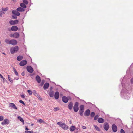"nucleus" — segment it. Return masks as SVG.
<instances>
[{"instance_id":"obj_36","label":"nucleus","mask_w":133,"mask_h":133,"mask_svg":"<svg viewBox=\"0 0 133 133\" xmlns=\"http://www.w3.org/2000/svg\"><path fill=\"white\" fill-rule=\"evenodd\" d=\"M38 122L39 123H44V122L42 119H39L38 120Z\"/></svg>"},{"instance_id":"obj_17","label":"nucleus","mask_w":133,"mask_h":133,"mask_svg":"<svg viewBox=\"0 0 133 133\" xmlns=\"http://www.w3.org/2000/svg\"><path fill=\"white\" fill-rule=\"evenodd\" d=\"M55 98L56 99H58L59 96V93L58 91L55 92Z\"/></svg>"},{"instance_id":"obj_55","label":"nucleus","mask_w":133,"mask_h":133,"mask_svg":"<svg viewBox=\"0 0 133 133\" xmlns=\"http://www.w3.org/2000/svg\"><path fill=\"white\" fill-rule=\"evenodd\" d=\"M0 16L1 17H2V13H1L0 14Z\"/></svg>"},{"instance_id":"obj_50","label":"nucleus","mask_w":133,"mask_h":133,"mask_svg":"<svg viewBox=\"0 0 133 133\" xmlns=\"http://www.w3.org/2000/svg\"><path fill=\"white\" fill-rule=\"evenodd\" d=\"M1 12H2L3 14H4L5 13V11H1Z\"/></svg>"},{"instance_id":"obj_60","label":"nucleus","mask_w":133,"mask_h":133,"mask_svg":"<svg viewBox=\"0 0 133 133\" xmlns=\"http://www.w3.org/2000/svg\"><path fill=\"white\" fill-rule=\"evenodd\" d=\"M18 78H16V80H18Z\"/></svg>"},{"instance_id":"obj_27","label":"nucleus","mask_w":133,"mask_h":133,"mask_svg":"<svg viewBox=\"0 0 133 133\" xmlns=\"http://www.w3.org/2000/svg\"><path fill=\"white\" fill-rule=\"evenodd\" d=\"M18 118L19 120L21 121L23 123V124H24V121L22 118H21L20 116H19L18 117Z\"/></svg>"},{"instance_id":"obj_38","label":"nucleus","mask_w":133,"mask_h":133,"mask_svg":"<svg viewBox=\"0 0 133 133\" xmlns=\"http://www.w3.org/2000/svg\"><path fill=\"white\" fill-rule=\"evenodd\" d=\"M23 2L24 3H23L25 4H27L28 3V1L26 0H23Z\"/></svg>"},{"instance_id":"obj_9","label":"nucleus","mask_w":133,"mask_h":133,"mask_svg":"<svg viewBox=\"0 0 133 133\" xmlns=\"http://www.w3.org/2000/svg\"><path fill=\"white\" fill-rule=\"evenodd\" d=\"M109 125L108 124L107 122H105L104 124V128L106 131H107L109 129Z\"/></svg>"},{"instance_id":"obj_28","label":"nucleus","mask_w":133,"mask_h":133,"mask_svg":"<svg viewBox=\"0 0 133 133\" xmlns=\"http://www.w3.org/2000/svg\"><path fill=\"white\" fill-rule=\"evenodd\" d=\"M20 5L21 7L24 8H26V6L23 3H21L20 4Z\"/></svg>"},{"instance_id":"obj_21","label":"nucleus","mask_w":133,"mask_h":133,"mask_svg":"<svg viewBox=\"0 0 133 133\" xmlns=\"http://www.w3.org/2000/svg\"><path fill=\"white\" fill-rule=\"evenodd\" d=\"M130 97V94L129 93H127L125 95L124 98L126 99H129Z\"/></svg>"},{"instance_id":"obj_43","label":"nucleus","mask_w":133,"mask_h":133,"mask_svg":"<svg viewBox=\"0 0 133 133\" xmlns=\"http://www.w3.org/2000/svg\"><path fill=\"white\" fill-rule=\"evenodd\" d=\"M59 109L58 108H55L54 109V111H57V110H59Z\"/></svg>"},{"instance_id":"obj_6","label":"nucleus","mask_w":133,"mask_h":133,"mask_svg":"<svg viewBox=\"0 0 133 133\" xmlns=\"http://www.w3.org/2000/svg\"><path fill=\"white\" fill-rule=\"evenodd\" d=\"M112 129L114 132H116L117 130V126L115 124H113L112 126Z\"/></svg>"},{"instance_id":"obj_39","label":"nucleus","mask_w":133,"mask_h":133,"mask_svg":"<svg viewBox=\"0 0 133 133\" xmlns=\"http://www.w3.org/2000/svg\"><path fill=\"white\" fill-rule=\"evenodd\" d=\"M28 92L29 95H31L32 94V91L30 90H28Z\"/></svg>"},{"instance_id":"obj_13","label":"nucleus","mask_w":133,"mask_h":133,"mask_svg":"<svg viewBox=\"0 0 133 133\" xmlns=\"http://www.w3.org/2000/svg\"><path fill=\"white\" fill-rule=\"evenodd\" d=\"M9 107H11L13 109H17V107L15 106L14 104L12 103H11L9 104Z\"/></svg>"},{"instance_id":"obj_62","label":"nucleus","mask_w":133,"mask_h":133,"mask_svg":"<svg viewBox=\"0 0 133 133\" xmlns=\"http://www.w3.org/2000/svg\"><path fill=\"white\" fill-rule=\"evenodd\" d=\"M42 82H43V81H42Z\"/></svg>"},{"instance_id":"obj_22","label":"nucleus","mask_w":133,"mask_h":133,"mask_svg":"<svg viewBox=\"0 0 133 133\" xmlns=\"http://www.w3.org/2000/svg\"><path fill=\"white\" fill-rule=\"evenodd\" d=\"M97 121L99 123H103L104 121V119L102 118H98Z\"/></svg>"},{"instance_id":"obj_63","label":"nucleus","mask_w":133,"mask_h":133,"mask_svg":"<svg viewBox=\"0 0 133 133\" xmlns=\"http://www.w3.org/2000/svg\"><path fill=\"white\" fill-rule=\"evenodd\" d=\"M42 82H43V81H42Z\"/></svg>"},{"instance_id":"obj_45","label":"nucleus","mask_w":133,"mask_h":133,"mask_svg":"<svg viewBox=\"0 0 133 133\" xmlns=\"http://www.w3.org/2000/svg\"><path fill=\"white\" fill-rule=\"evenodd\" d=\"M121 133H125L123 129H121Z\"/></svg>"},{"instance_id":"obj_11","label":"nucleus","mask_w":133,"mask_h":133,"mask_svg":"<svg viewBox=\"0 0 133 133\" xmlns=\"http://www.w3.org/2000/svg\"><path fill=\"white\" fill-rule=\"evenodd\" d=\"M62 101L65 103H67L69 100V99L66 96H63L62 97Z\"/></svg>"},{"instance_id":"obj_61","label":"nucleus","mask_w":133,"mask_h":133,"mask_svg":"<svg viewBox=\"0 0 133 133\" xmlns=\"http://www.w3.org/2000/svg\"><path fill=\"white\" fill-rule=\"evenodd\" d=\"M132 133H133V131H132Z\"/></svg>"},{"instance_id":"obj_47","label":"nucleus","mask_w":133,"mask_h":133,"mask_svg":"<svg viewBox=\"0 0 133 133\" xmlns=\"http://www.w3.org/2000/svg\"><path fill=\"white\" fill-rule=\"evenodd\" d=\"M25 133H31V131H25Z\"/></svg>"},{"instance_id":"obj_44","label":"nucleus","mask_w":133,"mask_h":133,"mask_svg":"<svg viewBox=\"0 0 133 133\" xmlns=\"http://www.w3.org/2000/svg\"><path fill=\"white\" fill-rule=\"evenodd\" d=\"M4 117L2 116H0V121H1L3 119Z\"/></svg>"},{"instance_id":"obj_16","label":"nucleus","mask_w":133,"mask_h":133,"mask_svg":"<svg viewBox=\"0 0 133 133\" xmlns=\"http://www.w3.org/2000/svg\"><path fill=\"white\" fill-rule=\"evenodd\" d=\"M12 36L14 37L15 38H17L19 37V34L18 33L16 32L14 34L12 35Z\"/></svg>"},{"instance_id":"obj_48","label":"nucleus","mask_w":133,"mask_h":133,"mask_svg":"<svg viewBox=\"0 0 133 133\" xmlns=\"http://www.w3.org/2000/svg\"><path fill=\"white\" fill-rule=\"evenodd\" d=\"M10 76L9 75H8V79H9V80L10 82H11V81H12L11 80H10Z\"/></svg>"},{"instance_id":"obj_42","label":"nucleus","mask_w":133,"mask_h":133,"mask_svg":"<svg viewBox=\"0 0 133 133\" xmlns=\"http://www.w3.org/2000/svg\"><path fill=\"white\" fill-rule=\"evenodd\" d=\"M19 102L22 103L24 105H25V104L24 102L22 100H19Z\"/></svg>"},{"instance_id":"obj_40","label":"nucleus","mask_w":133,"mask_h":133,"mask_svg":"<svg viewBox=\"0 0 133 133\" xmlns=\"http://www.w3.org/2000/svg\"><path fill=\"white\" fill-rule=\"evenodd\" d=\"M98 117V116L97 115H96L94 117V119L95 120H96Z\"/></svg>"},{"instance_id":"obj_3","label":"nucleus","mask_w":133,"mask_h":133,"mask_svg":"<svg viewBox=\"0 0 133 133\" xmlns=\"http://www.w3.org/2000/svg\"><path fill=\"white\" fill-rule=\"evenodd\" d=\"M74 111L75 112H77L79 110L78 103V102H76L75 105H74L73 107Z\"/></svg>"},{"instance_id":"obj_56","label":"nucleus","mask_w":133,"mask_h":133,"mask_svg":"<svg viewBox=\"0 0 133 133\" xmlns=\"http://www.w3.org/2000/svg\"><path fill=\"white\" fill-rule=\"evenodd\" d=\"M69 123L70 124H71V121H70L69 122Z\"/></svg>"},{"instance_id":"obj_34","label":"nucleus","mask_w":133,"mask_h":133,"mask_svg":"<svg viewBox=\"0 0 133 133\" xmlns=\"http://www.w3.org/2000/svg\"><path fill=\"white\" fill-rule=\"evenodd\" d=\"M95 114L94 112H92L91 113L90 116L92 117L95 116Z\"/></svg>"},{"instance_id":"obj_59","label":"nucleus","mask_w":133,"mask_h":133,"mask_svg":"<svg viewBox=\"0 0 133 133\" xmlns=\"http://www.w3.org/2000/svg\"><path fill=\"white\" fill-rule=\"evenodd\" d=\"M3 54H4V55H5V53H3Z\"/></svg>"},{"instance_id":"obj_30","label":"nucleus","mask_w":133,"mask_h":133,"mask_svg":"<svg viewBox=\"0 0 133 133\" xmlns=\"http://www.w3.org/2000/svg\"><path fill=\"white\" fill-rule=\"evenodd\" d=\"M5 42L7 44H9L10 41L9 39L6 38L5 40Z\"/></svg>"},{"instance_id":"obj_37","label":"nucleus","mask_w":133,"mask_h":133,"mask_svg":"<svg viewBox=\"0 0 133 133\" xmlns=\"http://www.w3.org/2000/svg\"><path fill=\"white\" fill-rule=\"evenodd\" d=\"M36 96L38 97V98L41 100H42V99L40 97V96L39 94H36V95H35Z\"/></svg>"},{"instance_id":"obj_7","label":"nucleus","mask_w":133,"mask_h":133,"mask_svg":"<svg viewBox=\"0 0 133 133\" xmlns=\"http://www.w3.org/2000/svg\"><path fill=\"white\" fill-rule=\"evenodd\" d=\"M18 22V20L17 19L14 21L11 20L9 21V23L11 25H13L17 23Z\"/></svg>"},{"instance_id":"obj_2","label":"nucleus","mask_w":133,"mask_h":133,"mask_svg":"<svg viewBox=\"0 0 133 133\" xmlns=\"http://www.w3.org/2000/svg\"><path fill=\"white\" fill-rule=\"evenodd\" d=\"M18 50V48L17 46H16L14 48H12L10 49L11 53L13 54L15 52H17Z\"/></svg>"},{"instance_id":"obj_19","label":"nucleus","mask_w":133,"mask_h":133,"mask_svg":"<svg viewBox=\"0 0 133 133\" xmlns=\"http://www.w3.org/2000/svg\"><path fill=\"white\" fill-rule=\"evenodd\" d=\"M68 108L70 110L73 107V103L72 102H70L69 103L68 105Z\"/></svg>"},{"instance_id":"obj_25","label":"nucleus","mask_w":133,"mask_h":133,"mask_svg":"<svg viewBox=\"0 0 133 133\" xmlns=\"http://www.w3.org/2000/svg\"><path fill=\"white\" fill-rule=\"evenodd\" d=\"M54 92L53 91L50 92L49 93V96L51 97H53L54 96Z\"/></svg>"},{"instance_id":"obj_41","label":"nucleus","mask_w":133,"mask_h":133,"mask_svg":"<svg viewBox=\"0 0 133 133\" xmlns=\"http://www.w3.org/2000/svg\"><path fill=\"white\" fill-rule=\"evenodd\" d=\"M12 16L13 19H16L17 18V16L16 15H12Z\"/></svg>"},{"instance_id":"obj_18","label":"nucleus","mask_w":133,"mask_h":133,"mask_svg":"<svg viewBox=\"0 0 133 133\" xmlns=\"http://www.w3.org/2000/svg\"><path fill=\"white\" fill-rule=\"evenodd\" d=\"M49 84L48 83H45L43 86V88L44 90H46L49 87Z\"/></svg>"},{"instance_id":"obj_35","label":"nucleus","mask_w":133,"mask_h":133,"mask_svg":"<svg viewBox=\"0 0 133 133\" xmlns=\"http://www.w3.org/2000/svg\"><path fill=\"white\" fill-rule=\"evenodd\" d=\"M2 11H7L8 10V8H2Z\"/></svg>"},{"instance_id":"obj_12","label":"nucleus","mask_w":133,"mask_h":133,"mask_svg":"<svg viewBox=\"0 0 133 133\" xmlns=\"http://www.w3.org/2000/svg\"><path fill=\"white\" fill-rule=\"evenodd\" d=\"M9 123V121L6 119H4V121L1 123L3 125L4 124H7Z\"/></svg>"},{"instance_id":"obj_32","label":"nucleus","mask_w":133,"mask_h":133,"mask_svg":"<svg viewBox=\"0 0 133 133\" xmlns=\"http://www.w3.org/2000/svg\"><path fill=\"white\" fill-rule=\"evenodd\" d=\"M94 127H95V129L98 131H99L100 130V129L97 126L94 125Z\"/></svg>"},{"instance_id":"obj_4","label":"nucleus","mask_w":133,"mask_h":133,"mask_svg":"<svg viewBox=\"0 0 133 133\" xmlns=\"http://www.w3.org/2000/svg\"><path fill=\"white\" fill-rule=\"evenodd\" d=\"M26 69L27 71L30 73H32L34 71L33 68L30 66H28L26 67Z\"/></svg>"},{"instance_id":"obj_15","label":"nucleus","mask_w":133,"mask_h":133,"mask_svg":"<svg viewBox=\"0 0 133 133\" xmlns=\"http://www.w3.org/2000/svg\"><path fill=\"white\" fill-rule=\"evenodd\" d=\"M12 13L13 14L15 15L18 16H19L20 15V13L19 12H18L17 10H13L12 11Z\"/></svg>"},{"instance_id":"obj_54","label":"nucleus","mask_w":133,"mask_h":133,"mask_svg":"<svg viewBox=\"0 0 133 133\" xmlns=\"http://www.w3.org/2000/svg\"><path fill=\"white\" fill-rule=\"evenodd\" d=\"M33 93H35V94H37L36 93V91H34L33 92Z\"/></svg>"},{"instance_id":"obj_29","label":"nucleus","mask_w":133,"mask_h":133,"mask_svg":"<svg viewBox=\"0 0 133 133\" xmlns=\"http://www.w3.org/2000/svg\"><path fill=\"white\" fill-rule=\"evenodd\" d=\"M79 110L84 111V106L83 105H82L80 106L79 107Z\"/></svg>"},{"instance_id":"obj_1","label":"nucleus","mask_w":133,"mask_h":133,"mask_svg":"<svg viewBox=\"0 0 133 133\" xmlns=\"http://www.w3.org/2000/svg\"><path fill=\"white\" fill-rule=\"evenodd\" d=\"M62 122H59L57 123V125H59L60 127L62 128L64 130H66L68 129L67 126L64 123L61 124Z\"/></svg>"},{"instance_id":"obj_14","label":"nucleus","mask_w":133,"mask_h":133,"mask_svg":"<svg viewBox=\"0 0 133 133\" xmlns=\"http://www.w3.org/2000/svg\"><path fill=\"white\" fill-rule=\"evenodd\" d=\"M18 29L17 27L15 25L12 26L11 28V30L14 31H16Z\"/></svg>"},{"instance_id":"obj_33","label":"nucleus","mask_w":133,"mask_h":133,"mask_svg":"<svg viewBox=\"0 0 133 133\" xmlns=\"http://www.w3.org/2000/svg\"><path fill=\"white\" fill-rule=\"evenodd\" d=\"M84 111H81V110H79V114L81 116H83V112H84Z\"/></svg>"},{"instance_id":"obj_24","label":"nucleus","mask_w":133,"mask_h":133,"mask_svg":"<svg viewBox=\"0 0 133 133\" xmlns=\"http://www.w3.org/2000/svg\"><path fill=\"white\" fill-rule=\"evenodd\" d=\"M23 57L22 56H18L17 58V60L18 61H20L23 59Z\"/></svg>"},{"instance_id":"obj_31","label":"nucleus","mask_w":133,"mask_h":133,"mask_svg":"<svg viewBox=\"0 0 133 133\" xmlns=\"http://www.w3.org/2000/svg\"><path fill=\"white\" fill-rule=\"evenodd\" d=\"M13 69L14 70V72L15 73L16 75L17 76H18V72L16 71V69L14 68H13Z\"/></svg>"},{"instance_id":"obj_58","label":"nucleus","mask_w":133,"mask_h":133,"mask_svg":"<svg viewBox=\"0 0 133 133\" xmlns=\"http://www.w3.org/2000/svg\"><path fill=\"white\" fill-rule=\"evenodd\" d=\"M33 125H34V124H31V126H33Z\"/></svg>"},{"instance_id":"obj_23","label":"nucleus","mask_w":133,"mask_h":133,"mask_svg":"<svg viewBox=\"0 0 133 133\" xmlns=\"http://www.w3.org/2000/svg\"><path fill=\"white\" fill-rule=\"evenodd\" d=\"M16 10L18 11L22 12L24 11L25 10V9L21 7H19Z\"/></svg>"},{"instance_id":"obj_51","label":"nucleus","mask_w":133,"mask_h":133,"mask_svg":"<svg viewBox=\"0 0 133 133\" xmlns=\"http://www.w3.org/2000/svg\"><path fill=\"white\" fill-rule=\"evenodd\" d=\"M0 76H1V78H3V79H5L4 78H3V76H2V75L1 74H0Z\"/></svg>"},{"instance_id":"obj_8","label":"nucleus","mask_w":133,"mask_h":133,"mask_svg":"<svg viewBox=\"0 0 133 133\" xmlns=\"http://www.w3.org/2000/svg\"><path fill=\"white\" fill-rule=\"evenodd\" d=\"M27 63V62L26 60H23L22 61L19 63V64L20 66H23L25 65Z\"/></svg>"},{"instance_id":"obj_10","label":"nucleus","mask_w":133,"mask_h":133,"mask_svg":"<svg viewBox=\"0 0 133 133\" xmlns=\"http://www.w3.org/2000/svg\"><path fill=\"white\" fill-rule=\"evenodd\" d=\"M90 111L89 109H88L86 110L85 111L84 114V115L85 116H88L90 115Z\"/></svg>"},{"instance_id":"obj_49","label":"nucleus","mask_w":133,"mask_h":133,"mask_svg":"<svg viewBox=\"0 0 133 133\" xmlns=\"http://www.w3.org/2000/svg\"><path fill=\"white\" fill-rule=\"evenodd\" d=\"M131 82L132 84L133 83V78L131 79Z\"/></svg>"},{"instance_id":"obj_26","label":"nucleus","mask_w":133,"mask_h":133,"mask_svg":"<svg viewBox=\"0 0 133 133\" xmlns=\"http://www.w3.org/2000/svg\"><path fill=\"white\" fill-rule=\"evenodd\" d=\"M75 129L74 126H71L70 128V130L71 131H73Z\"/></svg>"},{"instance_id":"obj_5","label":"nucleus","mask_w":133,"mask_h":133,"mask_svg":"<svg viewBox=\"0 0 133 133\" xmlns=\"http://www.w3.org/2000/svg\"><path fill=\"white\" fill-rule=\"evenodd\" d=\"M17 44V41L16 40L12 39L10 41L9 44L13 45H15Z\"/></svg>"},{"instance_id":"obj_57","label":"nucleus","mask_w":133,"mask_h":133,"mask_svg":"<svg viewBox=\"0 0 133 133\" xmlns=\"http://www.w3.org/2000/svg\"><path fill=\"white\" fill-rule=\"evenodd\" d=\"M26 130H29V129L27 128H25Z\"/></svg>"},{"instance_id":"obj_46","label":"nucleus","mask_w":133,"mask_h":133,"mask_svg":"<svg viewBox=\"0 0 133 133\" xmlns=\"http://www.w3.org/2000/svg\"><path fill=\"white\" fill-rule=\"evenodd\" d=\"M21 97L22 98H24L25 97V96L23 94H22L21 95Z\"/></svg>"},{"instance_id":"obj_52","label":"nucleus","mask_w":133,"mask_h":133,"mask_svg":"<svg viewBox=\"0 0 133 133\" xmlns=\"http://www.w3.org/2000/svg\"><path fill=\"white\" fill-rule=\"evenodd\" d=\"M82 128L83 129H85L86 128V127L85 126H83L82 127Z\"/></svg>"},{"instance_id":"obj_20","label":"nucleus","mask_w":133,"mask_h":133,"mask_svg":"<svg viewBox=\"0 0 133 133\" xmlns=\"http://www.w3.org/2000/svg\"><path fill=\"white\" fill-rule=\"evenodd\" d=\"M36 79L37 81V82L39 83L41 82V79L40 77L38 76L37 75L36 76Z\"/></svg>"},{"instance_id":"obj_53","label":"nucleus","mask_w":133,"mask_h":133,"mask_svg":"<svg viewBox=\"0 0 133 133\" xmlns=\"http://www.w3.org/2000/svg\"><path fill=\"white\" fill-rule=\"evenodd\" d=\"M21 75L23 76H24V72H22V74Z\"/></svg>"}]
</instances>
